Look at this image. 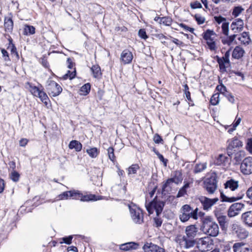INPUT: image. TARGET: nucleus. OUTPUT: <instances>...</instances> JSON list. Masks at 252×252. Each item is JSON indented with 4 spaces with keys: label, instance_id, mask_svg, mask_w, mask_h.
<instances>
[{
    "label": "nucleus",
    "instance_id": "3c124183",
    "mask_svg": "<svg viewBox=\"0 0 252 252\" xmlns=\"http://www.w3.org/2000/svg\"><path fill=\"white\" fill-rule=\"evenodd\" d=\"M244 245L245 244L243 242H238L234 244L232 247L233 252H238Z\"/></svg>",
    "mask_w": 252,
    "mask_h": 252
},
{
    "label": "nucleus",
    "instance_id": "72a5a7b5",
    "mask_svg": "<svg viewBox=\"0 0 252 252\" xmlns=\"http://www.w3.org/2000/svg\"><path fill=\"white\" fill-rule=\"evenodd\" d=\"M173 182L172 181L171 178L167 179L166 182L163 184L162 187V192H168L169 191L171 188L172 184Z\"/></svg>",
    "mask_w": 252,
    "mask_h": 252
},
{
    "label": "nucleus",
    "instance_id": "7c9ffc66",
    "mask_svg": "<svg viewBox=\"0 0 252 252\" xmlns=\"http://www.w3.org/2000/svg\"><path fill=\"white\" fill-rule=\"evenodd\" d=\"M68 146L70 149H75L77 152L80 151L82 149V144L76 140L71 141Z\"/></svg>",
    "mask_w": 252,
    "mask_h": 252
},
{
    "label": "nucleus",
    "instance_id": "f704fd0d",
    "mask_svg": "<svg viewBox=\"0 0 252 252\" xmlns=\"http://www.w3.org/2000/svg\"><path fill=\"white\" fill-rule=\"evenodd\" d=\"M91 70L93 73V76L95 78H98L100 76L101 73L100 68L98 65H94L91 67Z\"/></svg>",
    "mask_w": 252,
    "mask_h": 252
},
{
    "label": "nucleus",
    "instance_id": "4d7b16f0",
    "mask_svg": "<svg viewBox=\"0 0 252 252\" xmlns=\"http://www.w3.org/2000/svg\"><path fill=\"white\" fill-rule=\"evenodd\" d=\"M72 238L73 236L71 235L66 237H63L62 238L63 242H61L60 243L62 244L63 243H64L67 245H70L72 243Z\"/></svg>",
    "mask_w": 252,
    "mask_h": 252
},
{
    "label": "nucleus",
    "instance_id": "6e6552de",
    "mask_svg": "<svg viewBox=\"0 0 252 252\" xmlns=\"http://www.w3.org/2000/svg\"><path fill=\"white\" fill-rule=\"evenodd\" d=\"M46 89L49 94L54 97L59 95L62 91V87L56 82L51 80L47 81Z\"/></svg>",
    "mask_w": 252,
    "mask_h": 252
},
{
    "label": "nucleus",
    "instance_id": "c756f323",
    "mask_svg": "<svg viewBox=\"0 0 252 252\" xmlns=\"http://www.w3.org/2000/svg\"><path fill=\"white\" fill-rule=\"evenodd\" d=\"M173 183L178 184L182 182L183 177L181 172L180 171H176L175 172L174 176L173 178H171Z\"/></svg>",
    "mask_w": 252,
    "mask_h": 252
},
{
    "label": "nucleus",
    "instance_id": "de8ad7c7",
    "mask_svg": "<svg viewBox=\"0 0 252 252\" xmlns=\"http://www.w3.org/2000/svg\"><path fill=\"white\" fill-rule=\"evenodd\" d=\"M159 22L165 26H169L171 24L172 20L169 17H162L160 19Z\"/></svg>",
    "mask_w": 252,
    "mask_h": 252
},
{
    "label": "nucleus",
    "instance_id": "a18cd8bd",
    "mask_svg": "<svg viewBox=\"0 0 252 252\" xmlns=\"http://www.w3.org/2000/svg\"><path fill=\"white\" fill-rule=\"evenodd\" d=\"M114 151V150L112 147H109L107 149V154L109 158L113 162H114L116 159Z\"/></svg>",
    "mask_w": 252,
    "mask_h": 252
},
{
    "label": "nucleus",
    "instance_id": "6ab92c4d",
    "mask_svg": "<svg viewBox=\"0 0 252 252\" xmlns=\"http://www.w3.org/2000/svg\"><path fill=\"white\" fill-rule=\"evenodd\" d=\"M242 142L237 138L234 137L227 141V148L228 149H233L234 148H240L242 147Z\"/></svg>",
    "mask_w": 252,
    "mask_h": 252
},
{
    "label": "nucleus",
    "instance_id": "393cba45",
    "mask_svg": "<svg viewBox=\"0 0 252 252\" xmlns=\"http://www.w3.org/2000/svg\"><path fill=\"white\" fill-rule=\"evenodd\" d=\"M215 164L217 165H225L228 162V158L223 154H220L215 160Z\"/></svg>",
    "mask_w": 252,
    "mask_h": 252
},
{
    "label": "nucleus",
    "instance_id": "69168bd1",
    "mask_svg": "<svg viewBox=\"0 0 252 252\" xmlns=\"http://www.w3.org/2000/svg\"><path fill=\"white\" fill-rule=\"evenodd\" d=\"M138 34L140 37L145 39L148 37L147 35H146V32L143 29H140L139 31Z\"/></svg>",
    "mask_w": 252,
    "mask_h": 252
},
{
    "label": "nucleus",
    "instance_id": "f257e3e1",
    "mask_svg": "<svg viewBox=\"0 0 252 252\" xmlns=\"http://www.w3.org/2000/svg\"><path fill=\"white\" fill-rule=\"evenodd\" d=\"M201 230L205 234L214 237H217L220 232L218 224L212 217L209 216L202 219Z\"/></svg>",
    "mask_w": 252,
    "mask_h": 252
},
{
    "label": "nucleus",
    "instance_id": "052dcab7",
    "mask_svg": "<svg viewBox=\"0 0 252 252\" xmlns=\"http://www.w3.org/2000/svg\"><path fill=\"white\" fill-rule=\"evenodd\" d=\"M154 226L156 227H158L161 226L162 221L161 219L158 217H156L154 219Z\"/></svg>",
    "mask_w": 252,
    "mask_h": 252
},
{
    "label": "nucleus",
    "instance_id": "37998d69",
    "mask_svg": "<svg viewBox=\"0 0 252 252\" xmlns=\"http://www.w3.org/2000/svg\"><path fill=\"white\" fill-rule=\"evenodd\" d=\"M219 96H220V94L219 93H216V94H214L212 96L211 99H210L211 103L213 105H217L220 101Z\"/></svg>",
    "mask_w": 252,
    "mask_h": 252
},
{
    "label": "nucleus",
    "instance_id": "a878e982",
    "mask_svg": "<svg viewBox=\"0 0 252 252\" xmlns=\"http://www.w3.org/2000/svg\"><path fill=\"white\" fill-rule=\"evenodd\" d=\"M138 244L133 242L127 243L120 246V249L123 251H128L131 249H136L138 247Z\"/></svg>",
    "mask_w": 252,
    "mask_h": 252
},
{
    "label": "nucleus",
    "instance_id": "dca6fc26",
    "mask_svg": "<svg viewBox=\"0 0 252 252\" xmlns=\"http://www.w3.org/2000/svg\"><path fill=\"white\" fill-rule=\"evenodd\" d=\"M244 28V22L241 19H235L230 25L231 30L235 33L241 32Z\"/></svg>",
    "mask_w": 252,
    "mask_h": 252
},
{
    "label": "nucleus",
    "instance_id": "a211bd4d",
    "mask_svg": "<svg viewBox=\"0 0 252 252\" xmlns=\"http://www.w3.org/2000/svg\"><path fill=\"white\" fill-rule=\"evenodd\" d=\"M133 59L132 53L128 50H124L121 55V60L124 64L131 63Z\"/></svg>",
    "mask_w": 252,
    "mask_h": 252
},
{
    "label": "nucleus",
    "instance_id": "4468645a",
    "mask_svg": "<svg viewBox=\"0 0 252 252\" xmlns=\"http://www.w3.org/2000/svg\"><path fill=\"white\" fill-rule=\"evenodd\" d=\"M198 199L201 203L203 209L205 211L210 210L219 201L218 198L210 199L203 196L199 197Z\"/></svg>",
    "mask_w": 252,
    "mask_h": 252
},
{
    "label": "nucleus",
    "instance_id": "0eeeda50",
    "mask_svg": "<svg viewBox=\"0 0 252 252\" xmlns=\"http://www.w3.org/2000/svg\"><path fill=\"white\" fill-rule=\"evenodd\" d=\"M230 230L233 235H235L240 239H244L249 236V232L243 226L236 223L231 225Z\"/></svg>",
    "mask_w": 252,
    "mask_h": 252
},
{
    "label": "nucleus",
    "instance_id": "09e8293b",
    "mask_svg": "<svg viewBox=\"0 0 252 252\" xmlns=\"http://www.w3.org/2000/svg\"><path fill=\"white\" fill-rule=\"evenodd\" d=\"M215 21L218 24H220L227 22L226 19L221 16H216L214 17Z\"/></svg>",
    "mask_w": 252,
    "mask_h": 252
},
{
    "label": "nucleus",
    "instance_id": "2f4dec72",
    "mask_svg": "<svg viewBox=\"0 0 252 252\" xmlns=\"http://www.w3.org/2000/svg\"><path fill=\"white\" fill-rule=\"evenodd\" d=\"M101 198H97L95 195L88 194L83 195L81 194V201H96L100 199Z\"/></svg>",
    "mask_w": 252,
    "mask_h": 252
},
{
    "label": "nucleus",
    "instance_id": "f3484780",
    "mask_svg": "<svg viewBox=\"0 0 252 252\" xmlns=\"http://www.w3.org/2000/svg\"><path fill=\"white\" fill-rule=\"evenodd\" d=\"M241 220L245 225L252 227V211H247L242 214Z\"/></svg>",
    "mask_w": 252,
    "mask_h": 252
},
{
    "label": "nucleus",
    "instance_id": "2eb2a0df",
    "mask_svg": "<svg viewBox=\"0 0 252 252\" xmlns=\"http://www.w3.org/2000/svg\"><path fill=\"white\" fill-rule=\"evenodd\" d=\"M143 249L145 252H165L164 249L152 243H146Z\"/></svg>",
    "mask_w": 252,
    "mask_h": 252
},
{
    "label": "nucleus",
    "instance_id": "412c9836",
    "mask_svg": "<svg viewBox=\"0 0 252 252\" xmlns=\"http://www.w3.org/2000/svg\"><path fill=\"white\" fill-rule=\"evenodd\" d=\"M193 183V179H190L189 181H186V180L184 181V186L180 189L179 191H178L177 197H180L184 196L185 194H187V189H188L189 187V185L190 184Z\"/></svg>",
    "mask_w": 252,
    "mask_h": 252
},
{
    "label": "nucleus",
    "instance_id": "bf43d9fd",
    "mask_svg": "<svg viewBox=\"0 0 252 252\" xmlns=\"http://www.w3.org/2000/svg\"><path fill=\"white\" fill-rule=\"evenodd\" d=\"M196 21L199 25L202 24L205 22V18L199 15H195L194 16Z\"/></svg>",
    "mask_w": 252,
    "mask_h": 252
},
{
    "label": "nucleus",
    "instance_id": "4be33fe9",
    "mask_svg": "<svg viewBox=\"0 0 252 252\" xmlns=\"http://www.w3.org/2000/svg\"><path fill=\"white\" fill-rule=\"evenodd\" d=\"M244 53L245 51L242 48L236 46L233 51L232 56L233 58L239 59L243 56Z\"/></svg>",
    "mask_w": 252,
    "mask_h": 252
},
{
    "label": "nucleus",
    "instance_id": "6e6d98bb",
    "mask_svg": "<svg viewBox=\"0 0 252 252\" xmlns=\"http://www.w3.org/2000/svg\"><path fill=\"white\" fill-rule=\"evenodd\" d=\"M184 93L186 95V97L188 100H191L190 94L189 92V87L187 84L184 86Z\"/></svg>",
    "mask_w": 252,
    "mask_h": 252
},
{
    "label": "nucleus",
    "instance_id": "5fc2aeb1",
    "mask_svg": "<svg viewBox=\"0 0 252 252\" xmlns=\"http://www.w3.org/2000/svg\"><path fill=\"white\" fill-rule=\"evenodd\" d=\"M71 191H65L59 195V200L67 199L70 196Z\"/></svg>",
    "mask_w": 252,
    "mask_h": 252
},
{
    "label": "nucleus",
    "instance_id": "774afa93",
    "mask_svg": "<svg viewBox=\"0 0 252 252\" xmlns=\"http://www.w3.org/2000/svg\"><path fill=\"white\" fill-rule=\"evenodd\" d=\"M217 89L222 94H224L225 92H226V87L223 85L218 86Z\"/></svg>",
    "mask_w": 252,
    "mask_h": 252
},
{
    "label": "nucleus",
    "instance_id": "4c0bfd02",
    "mask_svg": "<svg viewBox=\"0 0 252 252\" xmlns=\"http://www.w3.org/2000/svg\"><path fill=\"white\" fill-rule=\"evenodd\" d=\"M35 33V28L32 26L25 25L24 29V34H33Z\"/></svg>",
    "mask_w": 252,
    "mask_h": 252
},
{
    "label": "nucleus",
    "instance_id": "39448f33",
    "mask_svg": "<svg viewBox=\"0 0 252 252\" xmlns=\"http://www.w3.org/2000/svg\"><path fill=\"white\" fill-rule=\"evenodd\" d=\"M196 246L199 251L207 252L213 248V241L208 237L196 239Z\"/></svg>",
    "mask_w": 252,
    "mask_h": 252
},
{
    "label": "nucleus",
    "instance_id": "473e14b6",
    "mask_svg": "<svg viewBox=\"0 0 252 252\" xmlns=\"http://www.w3.org/2000/svg\"><path fill=\"white\" fill-rule=\"evenodd\" d=\"M221 197L223 201L229 202H235L242 198V196L229 197L223 194L221 195Z\"/></svg>",
    "mask_w": 252,
    "mask_h": 252
},
{
    "label": "nucleus",
    "instance_id": "423d86ee",
    "mask_svg": "<svg viewBox=\"0 0 252 252\" xmlns=\"http://www.w3.org/2000/svg\"><path fill=\"white\" fill-rule=\"evenodd\" d=\"M131 217L136 223H141L143 220L142 210L135 204H131L128 206Z\"/></svg>",
    "mask_w": 252,
    "mask_h": 252
},
{
    "label": "nucleus",
    "instance_id": "e2e57ef3",
    "mask_svg": "<svg viewBox=\"0 0 252 252\" xmlns=\"http://www.w3.org/2000/svg\"><path fill=\"white\" fill-rule=\"evenodd\" d=\"M179 26L183 28L186 31H189L191 33H193V32H194V29L193 28H190L189 27H188V26L183 24V23H181L179 25Z\"/></svg>",
    "mask_w": 252,
    "mask_h": 252
},
{
    "label": "nucleus",
    "instance_id": "c03bdc74",
    "mask_svg": "<svg viewBox=\"0 0 252 252\" xmlns=\"http://www.w3.org/2000/svg\"><path fill=\"white\" fill-rule=\"evenodd\" d=\"M221 31L222 33L228 36L229 33V23L227 22L226 23H223L221 25Z\"/></svg>",
    "mask_w": 252,
    "mask_h": 252
},
{
    "label": "nucleus",
    "instance_id": "a19ab883",
    "mask_svg": "<svg viewBox=\"0 0 252 252\" xmlns=\"http://www.w3.org/2000/svg\"><path fill=\"white\" fill-rule=\"evenodd\" d=\"M206 167V163L197 164L195 166L194 172L195 173L201 172L205 169Z\"/></svg>",
    "mask_w": 252,
    "mask_h": 252
},
{
    "label": "nucleus",
    "instance_id": "9d476101",
    "mask_svg": "<svg viewBox=\"0 0 252 252\" xmlns=\"http://www.w3.org/2000/svg\"><path fill=\"white\" fill-rule=\"evenodd\" d=\"M240 171L244 175H250L252 173V157L245 158L240 166Z\"/></svg>",
    "mask_w": 252,
    "mask_h": 252
},
{
    "label": "nucleus",
    "instance_id": "bb28decb",
    "mask_svg": "<svg viewBox=\"0 0 252 252\" xmlns=\"http://www.w3.org/2000/svg\"><path fill=\"white\" fill-rule=\"evenodd\" d=\"M236 36L237 35L235 34L230 36H227L226 37L223 38L221 39L222 43L224 45L230 46L235 41Z\"/></svg>",
    "mask_w": 252,
    "mask_h": 252
},
{
    "label": "nucleus",
    "instance_id": "20e7f679",
    "mask_svg": "<svg viewBox=\"0 0 252 252\" xmlns=\"http://www.w3.org/2000/svg\"><path fill=\"white\" fill-rule=\"evenodd\" d=\"M164 206V203L163 201H158L156 196L153 200L151 201L148 204L146 205L147 211L150 214H153L155 211L158 216L161 213L163 208Z\"/></svg>",
    "mask_w": 252,
    "mask_h": 252
},
{
    "label": "nucleus",
    "instance_id": "e433bc0d",
    "mask_svg": "<svg viewBox=\"0 0 252 252\" xmlns=\"http://www.w3.org/2000/svg\"><path fill=\"white\" fill-rule=\"evenodd\" d=\"M87 153L88 154V155L92 158H96L99 153V150L95 147L90 148L89 149L87 150Z\"/></svg>",
    "mask_w": 252,
    "mask_h": 252
},
{
    "label": "nucleus",
    "instance_id": "8fccbe9b",
    "mask_svg": "<svg viewBox=\"0 0 252 252\" xmlns=\"http://www.w3.org/2000/svg\"><path fill=\"white\" fill-rule=\"evenodd\" d=\"M75 75L76 70L74 68V70L72 72H71L70 71H68L67 73L63 75V79H66L68 78H69L70 79H72L75 77Z\"/></svg>",
    "mask_w": 252,
    "mask_h": 252
},
{
    "label": "nucleus",
    "instance_id": "603ef678",
    "mask_svg": "<svg viewBox=\"0 0 252 252\" xmlns=\"http://www.w3.org/2000/svg\"><path fill=\"white\" fill-rule=\"evenodd\" d=\"M10 41V43L8 47V49H10L11 54H14L16 56L17 59H18L19 57L18 53L16 52V48L15 47L14 45L11 43V41Z\"/></svg>",
    "mask_w": 252,
    "mask_h": 252
},
{
    "label": "nucleus",
    "instance_id": "f03ea898",
    "mask_svg": "<svg viewBox=\"0 0 252 252\" xmlns=\"http://www.w3.org/2000/svg\"><path fill=\"white\" fill-rule=\"evenodd\" d=\"M198 208L193 210L189 205H183L180 210V219L182 222L188 221L190 218L197 220Z\"/></svg>",
    "mask_w": 252,
    "mask_h": 252
},
{
    "label": "nucleus",
    "instance_id": "aec40b11",
    "mask_svg": "<svg viewBox=\"0 0 252 252\" xmlns=\"http://www.w3.org/2000/svg\"><path fill=\"white\" fill-rule=\"evenodd\" d=\"M197 232L198 228L195 225H190L186 228V233L188 237L194 238Z\"/></svg>",
    "mask_w": 252,
    "mask_h": 252
},
{
    "label": "nucleus",
    "instance_id": "1a4fd4ad",
    "mask_svg": "<svg viewBox=\"0 0 252 252\" xmlns=\"http://www.w3.org/2000/svg\"><path fill=\"white\" fill-rule=\"evenodd\" d=\"M27 84L29 87V89L30 92L35 96L38 97L41 101L47 105L48 104V97L46 94L37 87L32 86L30 83H27Z\"/></svg>",
    "mask_w": 252,
    "mask_h": 252
},
{
    "label": "nucleus",
    "instance_id": "cd10ccee",
    "mask_svg": "<svg viewBox=\"0 0 252 252\" xmlns=\"http://www.w3.org/2000/svg\"><path fill=\"white\" fill-rule=\"evenodd\" d=\"M4 26L6 31L11 32L12 31L13 23L11 18H5Z\"/></svg>",
    "mask_w": 252,
    "mask_h": 252
},
{
    "label": "nucleus",
    "instance_id": "864d4df0",
    "mask_svg": "<svg viewBox=\"0 0 252 252\" xmlns=\"http://www.w3.org/2000/svg\"><path fill=\"white\" fill-rule=\"evenodd\" d=\"M243 10V9L241 7H235L232 12V15L234 17H237L242 12Z\"/></svg>",
    "mask_w": 252,
    "mask_h": 252
},
{
    "label": "nucleus",
    "instance_id": "338daca9",
    "mask_svg": "<svg viewBox=\"0 0 252 252\" xmlns=\"http://www.w3.org/2000/svg\"><path fill=\"white\" fill-rule=\"evenodd\" d=\"M1 53L3 57H4V60L5 61H8L10 60L8 52L4 49L1 50Z\"/></svg>",
    "mask_w": 252,
    "mask_h": 252
},
{
    "label": "nucleus",
    "instance_id": "49530a36",
    "mask_svg": "<svg viewBox=\"0 0 252 252\" xmlns=\"http://www.w3.org/2000/svg\"><path fill=\"white\" fill-rule=\"evenodd\" d=\"M70 197H72L75 199L81 200V193L78 190H71V192H70Z\"/></svg>",
    "mask_w": 252,
    "mask_h": 252
},
{
    "label": "nucleus",
    "instance_id": "ddd939ff",
    "mask_svg": "<svg viewBox=\"0 0 252 252\" xmlns=\"http://www.w3.org/2000/svg\"><path fill=\"white\" fill-rule=\"evenodd\" d=\"M204 188L210 194H213L216 191L217 185L215 177L212 176L204 181Z\"/></svg>",
    "mask_w": 252,
    "mask_h": 252
},
{
    "label": "nucleus",
    "instance_id": "f8f14e48",
    "mask_svg": "<svg viewBox=\"0 0 252 252\" xmlns=\"http://www.w3.org/2000/svg\"><path fill=\"white\" fill-rule=\"evenodd\" d=\"M244 206V204L241 203L232 204L228 209L227 216L229 218H233L238 215Z\"/></svg>",
    "mask_w": 252,
    "mask_h": 252
},
{
    "label": "nucleus",
    "instance_id": "79ce46f5",
    "mask_svg": "<svg viewBox=\"0 0 252 252\" xmlns=\"http://www.w3.org/2000/svg\"><path fill=\"white\" fill-rule=\"evenodd\" d=\"M220 227L222 228L224 227L226 223V216L224 215H221L216 218Z\"/></svg>",
    "mask_w": 252,
    "mask_h": 252
},
{
    "label": "nucleus",
    "instance_id": "680f3d73",
    "mask_svg": "<svg viewBox=\"0 0 252 252\" xmlns=\"http://www.w3.org/2000/svg\"><path fill=\"white\" fill-rule=\"evenodd\" d=\"M244 157V152L242 151H240L235 155V159L238 161Z\"/></svg>",
    "mask_w": 252,
    "mask_h": 252
},
{
    "label": "nucleus",
    "instance_id": "c85d7f7f",
    "mask_svg": "<svg viewBox=\"0 0 252 252\" xmlns=\"http://www.w3.org/2000/svg\"><path fill=\"white\" fill-rule=\"evenodd\" d=\"M218 63L219 64L221 72L226 71V68L230 66V62L223 61L218 59Z\"/></svg>",
    "mask_w": 252,
    "mask_h": 252
},
{
    "label": "nucleus",
    "instance_id": "7ed1b4c3",
    "mask_svg": "<svg viewBox=\"0 0 252 252\" xmlns=\"http://www.w3.org/2000/svg\"><path fill=\"white\" fill-rule=\"evenodd\" d=\"M216 36V33L210 30H207L203 35L209 48L212 51H215L217 49Z\"/></svg>",
    "mask_w": 252,
    "mask_h": 252
},
{
    "label": "nucleus",
    "instance_id": "5701e85b",
    "mask_svg": "<svg viewBox=\"0 0 252 252\" xmlns=\"http://www.w3.org/2000/svg\"><path fill=\"white\" fill-rule=\"evenodd\" d=\"M240 41V43L244 45H248L251 42V39L249 35L247 32H243L238 38Z\"/></svg>",
    "mask_w": 252,
    "mask_h": 252
},
{
    "label": "nucleus",
    "instance_id": "c9c22d12",
    "mask_svg": "<svg viewBox=\"0 0 252 252\" xmlns=\"http://www.w3.org/2000/svg\"><path fill=\"white\" fill-rule=\"evenodd\" d=\"M91 89L89 83L84 85L80 89V94L82 95H86L89 94Z\"/></svg>",
    "mask_w": 252,
    "mask_h": 252
},
{
    "label": "nucleus",
    "instance_id": "9b49d317",
    "mask_svg": "<svg viewBox=\"0 0 252 252\" xmlns=\"http://www.w3.org/2000/svg\"><path fill=\"white\" fill-rule=\"evenodd\" d=\"M176 242L180 246L181 248L189 249L196 244V239L188 240L185 236H179L176 238Z\"/></svg>",
    "mask_w": 252,
    "mask_h": 252
},
{
    "label": "nucleus",
    "instance_id": "b1692460",
    "mask_svg": "<svg viewBox=\"0 0 252 252\" xmlns=\"http://www.w3.org/2000/svg\"><path fill=\"white\" fill-rule=\"evenodd\" d=\"M224 186L225 189H229L231 190L234 191L238 188V182L231 179L227 181L224 184Z\"/></svg>",
    "mask_w": 252,
    "mask_h": 252
},
{
    "label": "nucleus",
    "instance_id": "ea45409f",
    "mask_svg": "<svg viewBox=\"0 0 252 252\" xmlns=\"http://www.w3.org/2000/svg\"><path fill=\"white\" fill-rule=\"evenodd\" d=\"M9 178L14 182H17L19 180L20 174L16 170L11 171L9 174Z\"/></svg>",
    "mask_w": 252,
    "mask_h": 252
},
{
    "label": "nucleus",
    "instance_id": "13d9d810",
    "mask_svg": "<svg viewBox=\"0 0 252 252\" xmlns=\"http://www.w3.org/2000/svg\"><path fill=\"white\" fill-rule=\"evenodd\" d=\"M246 149L250 153L252 154V138H249L248 139Z\"/></svg>",
    "mask_w": 252,
    "mask_h": 252
},
{
    "label": "nucleus",
    "instance_id": "58836bf2",
    "mask_svg": "<svg viewBox=\"0 0 252 252\" xmlns=\"http://www.w3.org/2000/svg\"><path fill=\"white\" fill-rule=\"evenodd\" d=\"M139 169V166L137 164L131 165L127 169L128 176H131L132 174L136 173L137 170Z\"/></svg>",
    "mask_w": 252,
    "mask_h": 252
},
{
    "label": "nucleus",
    "instance_id": "0e129e2a",
    "mask_svg": "<svg viewBox=\"0 0 252 252\" xmlns=\"http://www.w3.org/2000/svg\"><path fill=\"white\" fill-rule=\"evenodd\" d=\"M154 141L156 143L159 144L162 141V139L158 134H156L154 136Z\"/></svg>",
    "mask_w": 252,
    "mask_h": 252
}]
</instances>
